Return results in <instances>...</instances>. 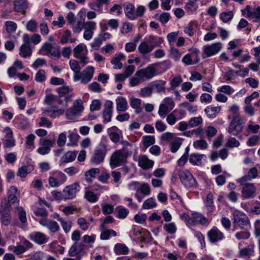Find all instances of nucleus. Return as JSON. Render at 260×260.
I'll return each instance as SVG.
<instances>
[{"instance_id":"29","label":"nucleus","mask_w":260,"mask_h":260,"mask_svg":"<svg viewBox=\"0 0 260 260\" xmlns=\"http://www.w3.org/2000/svg\"><path fill=\"white\" fill-rule=\"evenodd\" d=\"M77 153V151H69L67 152L61 157L59 160L60 164H66L73 161L76 158Z\"/></svg>"},{"instance_id":"15","label":"nucleus","mask_w":260,"mask_h":260,"mask_svg":"<svg viewBox=\"0 0 260 260\" xmlns=\"http://www.w3.org/2000/svg\"><path fill=\"white\" fill-rule=\"evenodd\" d=\"M256 189L254 183L248 184L243 186L241 190V197L243 199H249L254 198Z\"/></svg>"},{"instance_id":"20","label":"nucleus","mask_w":260,"mask_h":260,"mask_svg":"<svg viewBox=\"0 0 260 260\" xmlns=\"http://www.w3.org/2000/svg\"><path fill=\"white\" fill-rule=\"evenodd\" d=\"M113 112V102L107 100L104 104V109L103 112L104 123H106L111 121Z\"/></svg>"},{"instance_id":"1","label":"nucleus","mask_w":260,"mask_h":260,"mask_svg":"<svg viewBox=\"0 0 260 260\" xmlns=\"http://www.w3.org/2000/svg\"><path fill=\"white\" fill-rule=\"evenodd\" d=\"M107 153V146L104 144H100L91 154L90 162L93 166H97L104 162Z\"/></svg>"},{"instance_id":"9","label":"nucleus","mask_w":260,"mask_h":260,"mask_svg":"<svg viewBox=\"0 0 260 260\" xmlns=\"http://www.w3.org/2000/svg\"><path fill=\"white\" fill-rule=\"evenodd\" d=\"M55 144V139H41L39 142L40 147L37 149V152L41 155H44L48 154Z\"/></svg>"},{"instance_id":"47","label":"nucleus","mask_w":260,"mask_h":260,"mask_svg":"<svg viewBox=\"0 0 260 260\" xmlns=\"http://www.w3.org/2000/svg\"><path fill=\"white\" fill-rule=\"evenodd\" d=\"M157 204L154 199L150 198L144 201L143 204V208L144 209H150L156 206Z\"/></svg>"},{"instance_id":"19","label":"nucleus","mask_w":260,"mask_h":260,"mask_svg":"<svg viewBox=\"0 0 260 260\" xmlns=\"http://www.w3.org/2000/svg\"><path fill=\"white\" fill-rule=\"evenodd\" d=\"M111 35L109 32H101L98 37L95 38L93 41L90 44L92 48L98 50L103 42L106 41L110 38Z\"/></svg>"},{"instance_id":"30","label":"nucleus","mask_w":260,"mask_h":260,"mask_svg":"<svg viewBox=\"0 0 260 260\" xmlns=\"http://www.w3.org/2000/svg\"><path fill=\"white\" fill-rule=\"evenodd\" d=\"M64 112V109H58V107L56 106H53L45 111L47 116L52 118H55L62 115Z\"/></svg>"},{"instance_id":"25","label":"nucleus","mask_w":260,"mask_h":260,"mask_svg":"<svg viewBox=\"0 0 260 260\" xmlns=\"http://www.w3.org/2000/svg\"><path fill=\"white\" fill-rule=\"evenodd\" d=\"M70 68L74 72V75L73 79L75 82H77L80 79V71L81 67H80L79 63L77 61L74 59H71L69 61Z\"/></svg>"},{"instance_id":"13","label":"nucleus","mask_w":260,"mask_h":260,"mask_svg":"<svg viewBox=\"0 0 260 260\" xmlns=\"http://www.w3.org/2000/svg\"><path fill=\"white\" fill-rule=\"evenodd\" d=\"M200 51L198 49H192L190 53L186 54L182 59V62L185 66L197 63L199 61V54Z\"/></svg>"},{"instance_id":"21","label":"nucleus","mask_w":260,"mask_h":260,"mask_svg":"<svg viewBox=\"0 0 260 260\" xmlns=\"http://www.w3.org/2000/svg\"><path fill=\"white\" fill-rule=\"evenodd\" d=\"M247 11V18L250 19H254L255 22H260V6L255 9H252L249 5L246 7Z\"/></svg>"},{"instance_id":"43","label":"nucleus","mask_w":260,"mask_h":260,"mask_svg":"<svg viewBox=\"0 0 260 260\" xmlns=\"http://www.w3.org/2000/svg\"><path fill=\"white\" fill-rule=\"evenodd\" d=\"M60 223L64 232L66 234L70 232L73 224L72 220H66L64 218L60 219Z\"/></svg>"},{"instance_id":"40","label":"nucleus","mask_w":260,"mask_h":260,"mask_svg":"<svg viewBox=\"0 0 260 260\" xmlns=\"http://www.w3.org/2000/svg\"><path fill=\"white\" fill-rule=\"evenodd\" d=\"M34 169L32 165H24L18 169L17 175L21 178H24L28 173L31 172Z\"/></svg>"},{"instance_id":"6","label":"nucleus","mask_w":260,"mask_h":260,"mask_svg":"<svg viewBox=\"0 0 260 260\" xmlns=\"http://www.w3.org/2000/svg\"><path fill=\"white\" fill-rule=\"evenodd\" d=\"M84 107L82 101L81 100H77L73 104V106L67 109L66 112V118L69 120H74L81 115Z\"/></svg>"},{"instance_id":"41","label":"nucleus","mask_w":260,"mask_h":260,"mask_svg":"<svg viewBox=\"0 0 260 260\" xmlns=\"http://www.w3.org/2000/svg\"><path fill=\"white\" fill-rule=\"evenodd\" d=\"M141 100L137 98H132L131 99L130 105L133 109H135V113L139 114L142 111L143 108L140 107Z\"/></svg>"},{"instance_id":"46","label":"nucleus","mask_w":260,"mask_h":260,"mask_svg":"<svg viewBox=\"0 0 260 260\" xmlns=\"http://www.w3.org/2000/svg\"><path fill=\"white\" fill-rule=\"evenodd\" d=\"M152 90L153 86L149 85L141 89L139 95L143 98L149 97L152 94Z\"/></svg>"},{"instance_id":"54","label":"nucleus","mask_w":260,"mask_h":260,"mask_svg":"<svg viewBox=\"0 0 260 260\" xmlns=\"http://www.w3.org/2000/svg\"><path fill=\"white\" fill-rule=\"evenodd\" d=\"M143 145L146 148L149 147L155 143V139L152 136H145L142 137Z\"/></svg>"},{"instance_id":"50","label":"nucleus","mask_w":260,"mask_h":260,"mask_svg":"<svg viewBox=\"0 0 260 260\" xmlns=\"http://www.w3.org/2000/svg\"><path fill=\"white\" fill-rule=\"evenodd\" d=\"M220 19L224 22L226 23L231 20L234 16L232 11H230L227 12H222L220 15Z\"/></svg>"},{"instance_id":"52","label":"nucleus","mask_w":260,"mask_h":260,"mask_svg":"<svg viewBox=\"0 0 260 260\" xmlns=\"http://www.w3.org/2000/svg\"><path fill=\"white\" fill-rule=\"evenodd\" d=\"M170 111L166 104H161L159 106L158 114L160 117L165 118Z\"/></svg>"},{"instance_id":"7","label":"nucleus","mask_w":260,"mask_h":260,"mask_svg":"<svg viewBox=\"0 0 260 260\" xmlns=\"http://www.w3.org/2000/svg\"><path fill=\"white\" fill-rule=\"evenodd\" d=\"M234 224L241 229L248 230L250 228V222L248 216L244 213L238 212L234 214Z\"/></svg>"},{"instance_id":"58","label":"nucleus","mask_w":260,"mask_h":260,"mask_svg":"<svg viewBox=\"0 0 260 260\" xmlns=\"http://www.w3.org/2000/svg\"><path fill=\"white\" fill-rule=\"evenodd\" d=\"M6 30L9 33L15 32L17 26L15 22L11 21H7L5 23Z\"/></svg>"},{"instance_id":"49","label":"nucleus","mask_w":260,"mask_h":260,"mask_svg":"<svg viewBox=\"0 0 260 260\" xmlns=\"http://www.w3.org/2000/svg\"><path fill=\"white\" fill-rule=\"evenodd\" d=\"M193 146L196 149L205 150L208 148V145L205 140H200L194 141L193 143Z\"/></svg>"},{"instance_id":"3","label":"nucleus","mask_w":260,"mask_h":260,"mask_svg":"<svg viewBox=\"0 0 260 260\" xmlns=\"http://www.w3.org/2000/svg\"><path fill=\"white\" fill-rule=\"evenodd\" d=\"M178 176L185 187L189 189L197 187L198 183L196 179L188 170L186 169L179 170Z\"/></svg>"},{"instance_id":"31","label":"nucleus","mask_w":260,"mask_h":260,"mask_svg":"<svg viewBox=\"0 0 260 260\" xmlns=\"http://www.w3.org/2000/svg\"><path fill=\"white\" fill-rule=\"evenodd\" d=\"M116 109L119 112H124L127 109V102L123 97L118 96L116 99Z\"/></svg>"},{"instance_id":"5","label":"nucleus","mask_w":260,"mask_h":260,"mask_svg":"<svg viewBox=\"0 0 260 260\" xmlns=\"http://www.w3.org/2000/svg\"><path fill=\"white\" fill-rule=\"evenodd\" d=\"M244 122L238 115L233 117L228 131L232 135L238 136L241 133L244 128Z\"/></svg>"},{"instance_id":"51","label":"nucleus","mask_w":260,"mask_h":260,"mask_svg":"<svg viewBox=\"0 0 260 260\" xmlns=\"http://www.w3.org/2000/svg\"><path fill=\"white\" fill-rule=\"evenodd\" d=\"M199 0H188V2L185 5V8L192 12H194L198 9V6L196 2Z\"/></svg>"},{"instance_id":"10","label":"nucleus","mask_w":260,"mask_h":260,"mask_svg":"<svg viewBox=\"0 0 260 260\" xmlns=\"http://www.w3.org/2000/svg\"><path fill=\"white\" fill-rule=\"evenodd\" d=\"M127 159L126 157L116 150L111 155L109 164L111 167L113 169L126 164L127 162Z\"/></svg>"},{"instance_id":"63","label":"nucleus","mask_w":260,"mask_h":260,"mask_svg":"<svg viewBox=\"0 0 260 260\" xmlns=\"http://www.w3.org/2000/svg\"><path fill=\"white\" fill-rule=\"evenodd\" d=\"M102 212L104 214H110L113 212L114 207L109 204H103L102 205Z\"/></svg>"},{"instance_id":"2","label":"nucleus","mask_w":260,"mask_h":260,"mask_svg":"<svg viewBox=\"0 0 260 260\" xmlns=\"http://www.w3.org/2000/svg\"><path fill=\"white\" fill-rule=\"evenodd\" d=\"M39 53L42 55L48 56L52 59H56L60 56V47L46 42L42 46Z\"/></svg>"},{"instance_id":"60","label":"nucleus","mask_w":260,"mask_h":260,"mask_svg":"<svg viewBox=\"0 0 260 260\" xmlns=\"http://www.w3.org/2000/svg\"><path fill=\"white\" fill-rule=\"evenodd\" d=\"M240 145V142L235 138L232 137L229 138L226 143V146L231 148L238 147Z\"/></svg>"},{"instance_id":"64","label":"nucleus","mask_w":260,"mask_h":260,"mask_svg":"<svg viewBox=\"0 0 260 260\" xmlns=\"http://www.w3.org/2000/svg\"><path fill=\"white\" fill-rule=\"evenodd\" d=\"M45 72L43 70H40L36 74L35 80L40 83H42L45 80Z\"/></svg>"},{"instance_id":"11","label":"nucleus","mask_w":260,"mask_h":260,"mask_svg":"<svg viewBox=\"0 0 260 260\" xmlns=\"http://www.w3.org/2000/svg\"><path fill=\"white\" fill-rule=\"evenodd\" d=\"M79 190V185L78 183H74L65 187L63 189V196L64 200H72L75 198Z\"/></svg>"},{"instance_id":"53","label":"nucleus","mask_w":260,"mask_h":260,"mask_svg":"<svg viewBox=\"0 0 260 260\" xmlns=\"http://www.w3.org/2000/svg\"><path fill=\"white\" fill-rule=\"evenodd\" d=\"M203 122L201 116L191 118L188 121V125L190 127H194L198 126Z\"/></svg>"},{"instance_id":"37","label":"nucleus","mask_w":260,"mask_h":260,"mask_svg":"<svg viewBox=\"0 0 260 260\" xmlns=\"http://www.w3.org/2000/svg\"><path fill=\"white\" fill-rule=\"evenodd\" d=\"M154 48L149 44L148 41L145 40L141 42L138 46V50L142 54L150 53Z\"/></svg>"},{"instance_id":"27","label":"nucleus","mask_w":260,"mask_h":260,"mask_svg":"<svg viewBox=\"0 0 260 260\" xmlns=\"http://www.w3.org/2000/svg\"><path fill=\"white\" fill-rule=\"evenodd\" d=\"M18 216L22 225H21L17 221H15L13 224L22 229L26 228L27 225L26 214L22 208H20L19 209Z\"/></svg>"},{"instance_id":"32","label":"nucleus","mask_w":260,"mask_h":260,"mask_svg":"<svg viewBox=\"0 0 260 260\" xmlns=\"http://www.w3.org/2000/svg\"><path fill=\"white\" fill-rule=\"evenodd\" d=\"M123 7L125 15L131 20L136 19V16L134 15V6L129 3H125L123 5Z\"/></svg>"},{"instance_id":"4","label":"nucleus","mask_w":260,"mask_h":260,"mask_svg":"<svg viewBox=\"0 0 260 260\" xmlns=\"http://www.w3.org/2000/svg\"><path fill=\"white\" fill-rule=\"evenodd\" d=\"M11 221V209L7 200L4 199L0 203V221L2 225L7 226Z\"/></svg>"},{"instance_id":"33","label":"nucleus","mask_w":260,"mask_h":260,"mask_svg":"<svg viewBox=\"0 0 260 260\" xmlns=\"http://www.w3.org/2000/svg\"><path fill=\"white\" fill-rule=\"evenodd\" d=\"M221 110V107H212L209 106L205 109V112L209 118H215Z\"/></svg>"},{"instance_id":"56","label":"nucleus","mask_w":260,"mask_h":260,"mask_svg":"<svg viewBox=\"0 0 260 260\" xmlns=\"http://www.w3.org/2000/svg\"><path fill=\"white\" fill-rule=\"evenodd\" d=\"M182 82V79L181 76H176L173 78L170 83L171 89L173 90L178 87Z\"/></svg>"},{"instance_id":"42","label":"nucleus","mask_w":260,"mask_h":260,"mask_svg":"<svg viewBox=\"0 0 260 260\" xmlns=\"http://www.w3.org/2000/svg\"><path fill=\"white\" fill-rule=\"evenodd\" d=\"M124 57L123 54H119L118 56H115L111 59V63L113 64V68L114 69H120L122 68V63L121 62V60Z\"/></svg>"},{"instance_id":"23","label":"nucleus","mask_w":260,"mask_h":260,"mask_svg":"<svg viewBox=\"0 0 260 260\" xmlns=\"http://www.w3.org/2000/svg\"><path fill=\"white\" fill-rule=\"evenodd\" d=\"M29 238L38 244H42L48 241V238L40 232H34L29 235Z\"/></svg>"},{"instance_id":"57","label":"nucleus","mask_w":260,"mask_h":260,"mask_svg":"<svg viewBox=\"0 0 260 260\" xmlns=\"http://www.w3.org/2000/svg\"><path fill=\"white\" fill-rule=\"evenodd\" d=\"M38 23L35 20L31 19L29 20L26 24V27L29 31L35 32L37 30Z\"/></svg>"},{"instance_id":"12","label":"nucleus","mask_w":260,"mask_h":260,"mask_svg":"<svg viewBox=\"0 0 260 260\" xmlns=\"http://www.w3.org/2000/svg\"><path fill=\"white\" fill-rule=\"evenodd\" d=\"M221 48V43L216 42L203 46V52L206 55V57H211L218 53L220 51Z\"/></svg>"},{"instance_id":"24","label":"nucleus","mask_w":260,"mask_h":260,"mask_svg":"<svg viewBox=\"0 0 260 260\" xmlns=\"http://www.w3.org/2000/svg\"><path fill=\"white\" fill-rule=\"evenodd\" d=\"M19 193L17 188L14 186L10 187L8 190V198L7 202L10 206L12 204L18 202Z\"/></svg>"},{"instance_id":"16","label":"nucleus","mask_w":260,"mask_h":260,"mask_svg":"<svg viewBox=\"0 0 260 260\" xmlns=\"http://www.w3.org/2000/svg\"><path fill=\"white\" fill-rule=\"evenodd\" d=\"M39 223L47 228L51 232L56 233L59 231L60 227L57 222L54 220L46 218H42L39 221Z\"/></svg>"},{"instance_id":"38","label":"nucleus","mask_w":260,"mask_h":260,"mask_svg":"<svg viewBox=\"0 0 260 260\" xmlns=\"http://www.w3.org/2000/svg\"><path fill=\"white\" fill-rule=\"evenodd\" d=\"M128 251L129 248L124 244L117 243L114 246V252L117 255H125Z\"/></svg>"},{"instance_id":"26","label":"nucleus","mask_w":260,"mask_h":260,"mask_svg":"<svg viewBox=\"0 0 260 260\" xmlns=\"http://www.w3.org/2000/svg\"><path fill=\"white\" fill-rule=\"evenodd\" d=\"M14 10L25 15L28 8V2L26 0H15L14 2Z\"/></svg>"},{"instance_id":"14","label":"nucleus","mask_w":260,"mask_h":260,"mask_svg":"<svg viewBox=\"0 0 260 260\" xmlns=\"http://www.w3.org/2000/svg\"><path fill=\"white\" fill-rule=\"evenodd\" d=\"M207 236L210 242L214 244L224 238L223 234L216 226H214L209 231Z\"/></svg>"},{"instance_id":"62","label":"nucleus","mask_w":260,"mask_h":260,"mask_svg":"<svg viewBox=\"0 0 260 260\" xmlns=\"http://www.w3.org/2000/svg\"><path fill=\"white\" fill-rule=\"evenodd\" d=\"M206 206L208 208V210L212 211L213 208V195L212 193H209L207 196Z\"/></svg>"},{"instance_id":"36","label":"nucleus","mask_w":260,"mask_h":260,"mask_svg":"<svg viewBox=\"0 0 260 260\" xmlns=\"http://www.w3.org/2000/svg\"><path fill=\"white\" fill-rule=\"evenodd\" d=\"M192 217L194 223H199L202 225H208L210 221L203 214L198 212H193L192 213Z\"/></svg>"},{"instance_id":"39","label":"nucleus","mask_w":260,"mask_h":260,"mask_svg":"<svg viewBox=\"0 0 260 260\" xmlns=\"http://www.w3.org/2000/svg\"><path fill=\"white\" fill-rule=\"evenodd\" d=\"M32 54V49L30 45L22 44L19 49V55L24 58L30 56Z\"/></svg>"},{"instance_id":"61","label":"nucleus","mask_w":260,"mask_h":260,"mask_svg":"<svg viewBox=\"0 0 260 260\" xmlns=\"http://www.w3.org/2000/svg\"><path fill=\"white\" fill-rule=\"evenodd\" d=\"M77 223L79 225L80 228L83 231H86L89 226V223L87 222L83 217L79 218L77 220Z\"/></svg>"},{"instance_id":"45","label":"nucleus","mask_w":260,"mask_h":260,"mask_svg":"<svg viewBox=\"0 0 260 260\" xmlns=\"http://www.w3.org/2000/svg\"><path fill=\"white\" fill-rule=\"evenodd\" d=\"M84 198L90 203H95L98 201L99 196L90 190L86 191Z\"/></svg>"},{"instance_id":"28","label":"nucleus","mask_w":260,"mask_h":260,"mask_svg":"<svg viewBox=\"0 0 260 260\" xmlns=\"http://www.w3.org/2000/svg\"><path fill=\"white\" fill-rule=\"evenodd\" d=\"M206 155L204 154H200L197 153L191 154L189 156V161L193 165L199 166L202 163V160L206 159Z\"/></svg>"},{"instance_id":"34","label":"nucleus","mask_w":260,"mask_h":260,"mask_svg":"<svg viewBox=\"0 0 260 260\" xmlns=\"http://www.w3.org/2000/svg\"><path fill=\"white\" fill-rule=\"evenodd\" d=\"M83 244L78 245V242H75L71 247L69 250V255L70 256H75L80 254L83 251Z\"/></svg>"},{"instance_id":"22","label":"nucleus","mask_w":260,"mask_h":260,"mask_svg":"<svg viewBox=\"0 0 260 260\" xmlns=\"http://www.w3.org/2000/svg\"><path fill=\"white\" fill-rule=\"evenodd\" d=\"M138 163L143 170H148L152 168L154 165V161L149 159L146 155H140L138 158Z\"/></svg>"},{"instance_id":"18","label":"nucleus","mask_w":260,"mask_h":260,"mask_svg":"<svg viewBox=\"0 0 260 260\" xmlns=\"http://www.w3.org/2000/svg\"><path fill=\"white\" fill-rule=\"evenodd\" d=\"M94 68L92 66H88L82 72H80L81 82L83 84H87L90 82L93 78Z\"/></svg>"},{"instance_id":"17","label":"nucleus","mask_w":260,"mask_h":260,"mask_svg":"<svg viewBox=\"0 0 260 260\" xmlns=\"http://www.w3.org/2000/svg\"><path fill=\"white\" fill-rule=\"evenodd\" d=\"M155 74V68L152 65H151L146 69L138 71L136 73V75L141 79H150L154 76Z\"/></svg>"},{"instance_id":"35","label":"nucleus","mask_w":260,"mask_h":260,"mask_svg":"<svg viewBox=\"0 0 260 260\" xmlns=\"http://www.w3.org/2000/svg\"><path fill=\"white\" fill-rule=\"evenodd\" d=\"M144 40L148 41V42L153 48L159 46L164 42V39L162 38L153 35H150L148 38H145Z\"/></svg>"},{"instance_id":"8","label":"nucleus","mask_w":260,"mask_h":260,"mask_svg":"<svg viewBox=\"0 0 260 260\" xmlns=\"http://www.w3.org/2000/svg\"><path fill=\"white\" fill-rule=\"evenodd\" d=\"M74 57L80 60L83 66L88 63L87 59L88 50L86 46L82 44L78 45L73 50Z\"/></svg>"},{"instance_id":"59","label":"nucleus","mask_w":260,"mask_h":260,"mask_svg":"<svg viewBox=\"0 0 260 260\" xmlns=\"http://www.w3.org/2000/svg\"><path fill=\"white\" fill-rule=\"evenodd\" d=\"M164 229L166 232L171 234H174L177 231V228L174 222L165 224L164 225Z\"/></svg>"},{"instance_id":"48","label":"nucleus","mask_w":260,"mask_h":260,"mask_svg":"<svg viewBox=\"0 0 260 260\" xmlns=\"http://www.w3.org/2000/svg\"><path fill=\"white\" fill-rule=\"evenodd\" d=\"M116 209L117 210V217L120 219L125 218L129 213L128 209L121 206H118Z\"/></svg>"},{"instance_id":"44","label":"nucleus","mask_w":260,"mask_h":260,"mask_svg":"<svg viewBox=\"0 0 260 260\" xmlns=\"http://www.w3.org/2000/svg\"><path fill=\"white\" fill-rule=\"evenodd\" d=\"M110 236L116 237L117 233L112 229L104 230L101 232L100 238L103 240H106L109 238Z\"/></svg>"},{"instance_id":"55","label":"nucleus","mask_w":260,"mask_h":260,"mask_svg":"<svg viewBox=\"0 0 260 260\" xmlns=\"http://www.w3.org/2000/svg\"><path fill=\"white\" fill-rule=\"evenodd\" d=\"M84 21L78 19L76 24L72 25V29L75 33H80L84 28Z\"/></svg>"}]
</instances>
